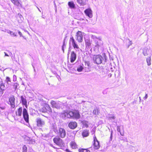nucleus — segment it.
Masks as SVG:
<instances>
[{
    "label": "nucleus",
    "instance_id": "nucleus-6",
    "mask_svg": "<svg viewBox=\"0 0 152 152\" xmlns=\"http://www.w3.org/2000/svg\"><path fill=\"white\" fill-rule=\"evenodd\" d=\"M58 134L61 137L64 138L66 135L65 130L63 128H60L58 130Z\"/></svg>",
    "mask_w": 152,
    "mask_h": 152
},
{
    "label": "nucleus",
    "instance_id": "nucleus-35",
    "mask_svg": "<svg viewBox=\"0 0 152 152\" xmlns=\"http://www.w3.org/2000/svg\"><path fill=\"white\" fill-rule=\"evenodd\" d=\"M83 68L82 66H80V67L77 68V70L79 72H80L82 71Z\"/></svg>",
    "mask_w": 152,
    "mask_h": 152
},
{
    "label": "nucleus",
    "instance_id": "nucleus-3",
    "mask_svg": "<svg viewBox=\"0 0 152 152\" xmlns=\"http://www.w3.org/2000/svg\"><path fill=\"white\" fill-rule=\"evenodd\" d=\"M94 62L97 64H101L103 58L99 55H94L93 57Z\"/></svg>",
    "mask_w": 152,
    "mask_h": 152
},
{
    "label": "nucleus",
    "instance_id": "nucleus-8",
    "mask_svg": "<svg viewBox=\"0 0 152 152\" xmlns=\"http://www.w3.org/2000/svg\"><path fill=\"white\" fill-rule=\"evenodd\" d=\"M23 118L25 121L26 122H28L29 119L28 115V114L27 111L26 109H23Z\"/></svg>",
    "mask_w": 152,
    "mask_h": 152
},
{
    "label": "nucleus",
    "instance_id": "nucleus-42",
    "mask_svg": "<svg viewBox=\"0 0 152 152\" xmlns=\"http://www.w3.org/2000/svg\"><path fill=\"white\" fill-rule=\"evenodd\" d=\"M53 131L55 132H56V131H57V130L56 129V127H55V126H53Z\"/></svg>",
    "mask_w": 152,
    "mask_h": 152
},
{
    "label": "nucleus",
    "instance_id": "nucleus-47",
    "mask_svg": "<svg viewBox=\"0 0 152 152\" xmlns=\"http://www.w3.org/2000/svg\"><path fill=\"white\" fill-rule=\"evenodd\" d=\"M66 151L67 152H72V151H69L68 149H66Z\"/></svg>",
    "mask_w": 152,
    "mask_h": 152
},
{
    "label": "nucleus",
    "instance_id": "nucleus-44",
    "mask_svg": "<svg viewBox=\"0 0 152 152\" xmlns=\"http://www.w3.org/2000/svg\"><path fill=\"white\" fill-rule=\"evenodd\" d=\"M18 34H19L20 37L23 36L22 33L20 31L18 32Z\"/></svg>",
    "mask_w": 152,
    "mask_h": 152
},
{
    "label": "nucleus",
    "instance_id": "nucleus-30",
    "mask_svg": "<svg viewBox=\"0 0 152 152\" xmlns=\"http://www.w3.org/2000/svg\"><path fill=\"white\" fill-rule=\"evenodd\" d=\"M83 124V125L85 126L86 127H88V122L86 121H83L82 122Z\"/></svg>",
    "mask_w": 152,
    "mask_h": 152
},
{
    "label": "nucleus",
    "instance_id": "nucleus-34",
    "mask_svg": "<svg viewBox=\"0 0 152 152\" xmlns=\"http://www.w3.org/2000/svg\"><path fill=\"white\" fill-rule=\"evenodd\" d=\"M35 143V141L34 139H31L28 142V143L30 144H34Z\"/></svg>",
    "mask_w": 152,
    "mask_h": 152
},
{
    "label": "nucleus",
    "instance_id": "nucleus-17",
    "mask_svg": "<svg viewBox=\"0 0 152 152\" xmlns=\"http://www.w3.org/2000/svg\"><path fill=\"white\" fill-rule=\"evenodd\" d=\"M15 5L18 7H20L21 6L19 1V0H10Z\"/></svg>",
    "mask_w": 152,
    "mask_h": 152
},
{
    "label": "nucleus",
    "instance_id": "nucleus-46",
    "mask_svg": "<svg viewBox=\"0 0 152 152\" xmlns=\"http://www.w3.org/2000/svg\"><path fill=\"white\" fill-rule=\"evenodd\" d=\"M147 98H148V94H145V97H144V99H146Z\"/></svg>",
    "mask_w": 152,
    "mask_h": 152
},
{
    "label": "nucleus",
    "instance_id": "nucleus-20",
    "mask_svg": "<svg viewBox=\"0 0 152 152\" xmlns=\"http://www.w3.org/2000/svg\"><path fill=\"white\" fill-rule=\"evenodd\" d=\"M89 134V131L87 130H84L82 133V135L83 137H86L88 136Z\"/></svg>",
    "mask_w": 152,
    "mask_h": 152
},
{
    "label": "nucleus",
    "instance_id": "nucleus-13",
    "mask_svg": "<svg viewBox=\"0 0 152 152\" xmlns=\"http://www.w3.org/2000/svg\"><path fill=\"white\" fill-rule=\"evenodd\" d=\"M36 120L37 126H41L45 124L44 121L43 120L41 119L40 118H37Z\"/></svg>",
    "mask_w": 152,
    "mask_h": 152
},
{
    "label": "nucleus",
    "instance_id": "nucleus-26",
    "mask_svg": "<svg viewBox=\"0 0 152 152\" xmlns=\"http://www.w3.org/2000/svg\"><path fill=\"white\" fill-rule=\"evenodd\" d=\"M151 57L150 56L147 58L146 61L148 66L151 65Z\"/></svg>",
    "mask_w": 152,
    "mask_h": 152
},
{
    "label": "nucleus",
    "instance_id": "nucleus-23",
    "mask_svg": "<svg viewBox=\"0 0 152 152\" xmlns=\"http://www.w3.org/2000/svg\"><path fill=\"white\" fill-rule=\"evenodd\" d=\"M21 101L23 104L26 105L27 104V101L25 98L23 97V96H21Z\"/></svg>",
    "mask_w": 152,
    "mask_h": 152
},
{
    "label": "nucleus",
    "instance_id": "nucleus-22",
    "mask_svg": "<svg viewBox=\"0 0 152 152\" xmlns=\"http://www.w3.org/2000/svg\"><path fill=\"white\" fill-rule=\"evenodd\" d=\"M91 42L89 40L87 39L85 40V44L87 47H90L91 45Z\"/></svg>",
    "mask_w": 152,
    "mask_h": 152
},
{
    "label": "nucleus",
    "instance_id": "nucleus-48",
    "mask_svg": "<svg viewBox=\"0 0 152 152\" xmlns=\"http://www.w3.org/2000/svg\"><path fill=\"white\" fill-rule=\"evenodd\" d=\"M5 108V107H1V109L3 110Z\"/></svg>",
    "mask_w": 152,
    "mask_h": 152
},
{
    "label": "nucleus",
    "instance_id": "nucleus-54",
    "mask_svg": "<svg viewBox=\"0 0 152 152\" xmlns=\"http://www.w3.org/2000/svg\"><path fill=\"white\" fill-rule=\"evenodd\" d=\"M130 45H132V42H131V41H130Z\"/></svg>",
    "mask_w": 152,
    "mask_h": 152
},
{
    "label": "nucleus",
    "instance_id": "nucleus-14",
    "mask_svg": "<svg viewBox=\"0 0 152 152\" xmlns=\"http://www.w3.org/2000/svg\"><path fill=\"white\" fill-rule=\"evenodd\" d=\"M92 37L95 42L96 45L95 46H99L101 41L100 39L97 38L95 36H93Z\"/></svg>",
    "mask_w": 152,
    "mask_h": 152
},
{
    "label": "nucleus",
    "instance_id": "nucleus-10",
    "mask_svg": "<svg viewBox=\"0 0 152 152\" xmlns=\"http://www.w3.org/2000/svg\"><path fill=\"white\" fill-rule=\"evenodd\" d=\"M77 57L76 53L73 51L71 53L70 56V62L71 63L73 62L76 60Z\"/></svg>",
    "mask_w": 152,
    "mask_h": 152
},
{
    "label": "nucleus",
    "instance_id": "nucleus-51",
    "mask_svg": "<svg viewBox=\"0 0 152 152\" xmlns=\"http://www.w3.org/2000/svg\"><path fill=\"white\" fill-rule=\"evenodd\" d=\"M22 37H23V38L24 39H26V38H25V37L24 36H23Z\"/></svg>",
    "mask_w": 152,
    "mask_h": 152
},
{
    "label": "nucleus",
    "instance_id": "nucleus-15",
    "mask_svg": "<svg viewBox=\"0 0 152 152\" xmlns=\"http://www.w3.org/2000/svg\"><path fill=\"white\" fill-rule=\"evenodd\" d=\"M77 3L81 6H83L86 4V0H76Z\"/></svg>",
    "mask_w": 152,
    "mask_h": 152
},
{
    "label": "nucleus",
    "instance_id": "nucleus-5",
    "mask_svg": "<svg viewBox=\"0 0 152 152\" xmlns=\"http://www.w3.org/2000/svg\"><path fill=\"white\" fill-rule=\"evenodd\" d=\"M50 103L53 107L56 108L57 109H60L62 107V103L61 102H56L54 101H51Z\"/></svg>",
    "mask_w": 152,
    "mask_h": 152
},
{
    "label": "nucleus",
    "instance_id": "nucleus-50",
    "mask_svg": "<svg viewBox=\"0 0 152 152\" xmlns=\"http://www.w3.org/2000/svg\"><path fill=\"white\" fill-rule=\"evenodd\" d=\"M86 64H87L88 66H89V64L88 62H87Z\"/></svg>",
    "mask_w": 152,
    "mask_h": 152
},
{
    "label": "nucleus",
    "instance_id": "nucleus-38",
    "mask_svg": "<svg viewBox=\"0 0 152 152\" xmlns=\"http://www.w3.org/2000/svg\"><path fill=\"white\" fill-rule=\"evenodd\" d=\"M47 107L48 108V110L49 112H52L51 108L49 107V105L47 106Z\"/></svg>",
    "mask_w": 152,
    "mask_h": 152
},
{
    "label": "nucleus",
    "instance_id": "nucleus-4",
    "mask_svg": "<svg viewBox=\"0 0 152 152\" xmlns=\"http://www.w3.org/2000/svg\"><path fill=\"white\" fill-rule=\"evenodd\" d=\"M54 142L60 147H62L64 144L62 140L59 137H55L53 139Z\"/></svg>",
    "mask_w": 152,
    "mask_h": 152
},
{
    "label": "nucleus",
    "instance_id": "nucleus-45",
    "mask_svg": "<svg viewBox=\"0 0 152 152\" xmlns=\"http://www.w3.org/2000/svg\"><path fill=\"white\" fill-rule=\"evenodd\" d=\"M112 132H111V136L110 137V139L111 140H112Z\"/></svg>",
    "mask_w": 152,
    "mask_h": 152
},
{
    "label": "nucleus",
    "instance_id": "nucleus-28",
    "mask_svg": "<svg viewBox=\"0 0 152 152\" xmlns=\"http://www.w3.org/2000/svg\"><path fill=\"white\" fill-rule=\"evenodd\" d=\"M6 88V87H5L4 83H2L1 85V90L2 91H4Z\"/></svg>",
    "mask_w": 152,
    "mask_h": 152
},
{
    "label": "nucleus",
    "instance_id": "nucleus-18",
    "mask_svg": "<svg viewBox=\"0 0 152 152\" xmlns=\"http://www.w3.org/2000/svg\"><path fill=\"white\" fill-rule=\"evenodd\" d=\"M15 5L18 7H20L21 6L19 1V0H10Z\"/></svg>",
    "mask_w": 152,
    "mask_h": 152
},
{
    "label": "nucleus",
    "instance_id": "nucleus-2",
    "mask_svg": "<svg viewBox=\"0 0 152 152\" xmlns=\"http://www.w3.org/2000/svg\"><path fill=\"white\" fill-rule=\"evenodd\" d=\"M69 48H70L72 46L76 50L79 51V48L76 43V41L74 39L73 37L72 36L70 38L69 40Z\"/></svg>",
    "mask_w": 152,
    "mask_h": 152
},
{
    "label": "nucleus",
    "instance_id": "nucleus-55",
    "mask_svg": "<svg viewBox=\"0 0 152 152\" xmlns=\"http://www.w3.org/2000/svg\"><path fill=\"white\" fill-rule=\"evenodd\" d=\"M139 98L140 100H141V97H139Z\"/></svg>",
    "mask_w": 152,
    "mask_h": 152
},
{
    "label": "nucleus",
    "instance_id": "nucleus-24",
    "mask_svg": "<svg viewBox=\"0 0 152 152\" xmlns=\"http://www.w3.org/2000/svg\"><path fill=\"white\" fill-rule=\"evenodd\" d=\"M70 145L72 148L73 149H75L77 148L76 143L74 142H71L70 143Z\"/></svg>",
    "mask_w": 152,
    "mask_h": 152
},
{
    "label": "nucleus",
    "instance_id": "nucleus-31",
    "mask_svg": "<svg viewBox=\"0 0 152 152\" xmlns=\"http://www.w3.org/2000/svg\"><path fill=\"white\" fill-rule=\"evenodd\" d=\"M93 113L95 115L98 114V110L96 108L94 109L93 112Z\"/></svg>",
    "mask_w": 152,
    "mask_h": 152
},
{
    "label": "nucleus",
    "instance_id": "nucleus-41",
    "mask_svg": "<svg viewBox=\"0 0 152 152\" xmlns=\"http://www.w3.org/2000/svg\"><path fill=\"white\" fill-rule=\"evenodd\" d=\"M64 43H65V42L64 41V44H63V45L62 46V50L63 52L64 53Z\"/></svg>",
    "mask_w": 152,
    "mask_h": 152
},
{
    "label": "nucleus",
    "instance_id": "nucleus-32",
    "mask_svg": "<svg viewBox=\"0 0 152 152\" xmlns=\"http://www.w3.org/2000/svg\"><path fill=\"white\" fill-rule=\"evenodd\" d=\"M23 152H27V147L26 145H24L23 147Z\"/></svg>",
    "mask_w": 152,
    "mask_h": 152
},
{
    "label": "nucleus",
    "instance_id": "nucleus-1",
    "mask_svg": "<svg viewBox=\"0 0 152 152\" xmlns=\"http://www.w3.org/2000/svg\"><path fill=\"white\" fill-rule=\"evenodd\" d=\"M60 116L62 118H72L78 119L80 117L79 111L77 110L73 111H64L61 113Z\"/></svg>",
    "mask_w": 152,
    "mask_h": 152
},
{
    "label": "nucleus",
    "instance_id": "nucleus-12",
    "mask_svg": "<svg viewBox=\"0 0 152 152\" xmlns=\"http://www.w3.org/2000/svg\"><path fill=\"white\" fill-rule=\"evenodd\" d=\"M77 126V124L75 122H71L69 123L68 124L69 127L71 129H74Z\"/></svg>",
    "mask_w": 152,
    "mask_h": 152
},
{
    "label": "nucleus",
    "instance_id": "nucleus-7",
    "mask_svg": "<svg viewBox=\"0 0 152 152\" xmlns=\"http://www.w3.org/2000/svg\"><path fill=\"white\" fill-rule=\"evenodd\" d=\"M83 35L82 32L80 31H78L76 34V39L79 42H81L83 41Z\"/></svg>",
    "mask_w": 152,
    "mask_h": 152
},
{
    "label": "nucleus",
    "instance_id": "nucleus-21",
    "mask_svg": "<svg viewBox=\"0 0 152 152\" xmlns=\"http://www.w3.org/2000/svg\"><path fill=\"white\" fill-rule=\"evenodd\" d=\"M68 4L69 6L71 8H74L75 7V4L73 1L69 2Z\"/></svg>",
    "mask_w": 152,
    "mask_h": 152
},
{
    "label": "nucleus",
    "instance_id": "nucleus-29",
    "mask_svg": "<svg viewBox=\"0 0 152 152\" xmlns=\"http://www.w3.org/2000/svg\"><path fill=\"white\" fill-rule=\"evenodd\" d=\"M148 50L144 49L143 50V53L144 56H146L148 55Z\"/></svg>",
    "mask_w": 152,
    "mask_h": 152
},
{
    "label": "nucleus",
    "instance_id": "nucleus-16",
    "mask_svg": "<svg viewBox=\"0 0 152 152\" xmlns=\"http://www.w3.org/2000/svg\"><path fill=\"white\" fill-rule=\"evenodd\" d=\"M22 107H20L18 110L17 111H16L15 112L16 116H21L22 115Z\"/></svg>",
    "mask_w": 152,
    "mask_h": 152
},
{
    "label": "nucleus",
    "instance_id": "nucleus-36",
    "mask_svg": "<svg viewBox=\"0 0 152 152\" xmlns=\"http://www.w3.org/2000/svg\"><path fill=\"white\" fill-rule=\"evenodd\" d=\"M13 87H14V88H15V89H16L17 87V86H18V84L17 83H15L14 84V85H13Z\"/></svg>",
    "mask_w": 152,
    "mask_h": 152
},
{
    "label": "nucleus",
    "instance_id": "nucleus-11",
    "mask_svg": "<svg viewBox=\"0 0 152 152\" xmlns=\"http://www.w3.org/2000/svg\"><path fill=\"white\" fill-rule=\"evenodd\" d=\"M84 12L86 15L89 18H91L92 17V11L90 9H88L85 10Z\"/></svg>",
    "mask_w": 152,
    "mask_h": 152
},
{
    "label": "nucleus",
    "instance_id": "nucleus-37",
    "mask_svg": "<svg viewBox=\"0 0 152 152\" xmlns=\"http://www.w3.org/2000/svg\"><path fill=\"white\" fill-rule=\"evenodd\" d=\"M108 118L109 119H115V117L114 116L112 115V116H109L108 117Z\"/></svg>",
    "mask_w": 152,
    "mask_h": 152
},
{
    "label": "nucleus",
    "instance_id": "nucleus-27",
    "mask_svg": "<svg viewBox=\"0 0 152 152\" xmlns=\"http://www.w3.org/2000/svg\"><path fill=\"white\" fill-rule=\"evenodd\" d=\"M79 152H90L89 150L86 149H81L79 150Z\"/></svg>",
    "mask_w": 152,
    "mask_h": 152
},
{
    "label": "nucleus",
    "instance_id": "nucleus-39",
    "mask_svg": "<svg viewBox=\"0 0 152 152\" xmlns=\"http://www.w3.org/2000/svg\"><path fill=\"white\" fill-rule=\"evenodd\" d=\"M31 139L30 138L28 137H26L25 138L26 140L28 142V143Z\"/></svg>",
    "mask_w": 152,
    "mask_h": 152
},
{
    "label": "nucleus",
    "instance_id": "nucleus-40",
    "mask_svg": "<svg viewBox=\"0 0 152 152\" xmlns=\"http://www.w3.org/2000/svg\"><path fill=\"white\" fill-rule=\"evenodd\" d=\"M6 81L8 83L9 82H10V78L8 77H7L6 79Z\"/></svg>",
    "mask_w": 152,
    "mask_h": 152
},
{
    "label": "nucleus",
    "instance_id": "nucleus-43",
    "mask_svg": "<svg viewBox=\"0 0 152 152\" xmlns=\"http://www.w3.org/2000/svg\"><path fill=\"white\" fill-rule=\"evenodd\" d=\"M94 142H96V141H98L96 137H95L94 138Z\"/></svg>",
    "mask_w": 152,
    "mask_h": 152
},
{
    "label": "nucleus",
    "instance_id": "nucleus-52",
    "mask_svg": "<svg viewBox=\"0 0 152 152\" xmlns=\"http://www.w3.org/2000/svg\"><path fill=\"white\" fill-rule=\"evenodd\" d=\"M38 9L39 10L40 12H41V11L40 10H39V9L38 7H37Z\"/></svg>",
    "mask_w": 152,
    "mask_h": 152
},
{
    "label": "nucleus",
    "instance_id": "nucleus-9",
    "mask_svg": "<svg viewBox=\"0 0 152 152\" xmlns=\"http://www.w3.org/2000/svg\"><path fill=\"white\" fill-rule=\"evenodd\" d=\"M15 98L13 96H10L9 99V102H10V104L13 108H14L15 107Z\"/></svg>",
    "mask_w": 152,
    "mask_h": 152
},
{
    "label": "nucleus",
    "instance_id": "nucleus-25",
    "mask_svg": "<svg viewBox=\"0 0 152 152\" xmlns=\"http://www.w3.org/2000/svg\"><path fill=\"white\" fill-rule=\"evenodd\" d=\"M7 32L8 33L10 34L12 36H13L14 37L17 36L16 33H14L13 32L10 30H8L7 31Z\"/></svg>",
    "mask_w": 152,
    "mask_h": 152
},
{
    "label": "nucleus",
    "instance_id": "nucleus-53",
    "mask_svg": "<svg viewBox=\"0 0 152 152\" xmlns=\"http://www.w3.org/2000/svg\"><path fill=\"white\" fill-rule=\"evenodd\" d=\"M84 19H82V18H81L80 19V20H83Z\"/></svg>",
    "mask_w": 152,
    "mask_h": 152
},
{
    "label": "nucleus",
    "instance_id": "nucleus-19",
    "mask_svg": "<svg viewBox=\"0 0 152 152\" xmlns=\"http://www.w3.org/2000/svg\"><path fill=\"white\" fill-rule=\"evenodd\" d=\"M94 148L96 149H98L100 147V145L99 141H96L94 144Z\"/></svg>",
    "mask_w": 152,
    "mask_h": 152
},
{
    "label": "nucleus",
    "instance_id": "nucleus-33",
    "mask_svg": "<svg viewBox=\"0 0 152 152\" xmlns=\"http://www.w3.org/2000/svg\"><path fill=\"white\" fill-rule=\"evenodd\" d=\"M117 131L118 132H119L120 133V134L121 135L123 136L124 135H123V134H122L121 132V130H120V126H117Z\"/></svg>",
    "mask_w": 152,
    "mask_h": 152
},
{
    "label": "nucleus",
    "instance_id": "nucleus-49",
    "mask_svg": "<svg viewBox=\"0 0 152 152\" xmlns=\"http://www.w3.org/2000/svg\"><path fill=\"white\" fill-rule=\"evenodd\" d=\"M4 53H5V56H9V55H8L7 54V53H6L4 52Z\"/></svg>",
    "mask_w": 152,
    "mask_h": 152
}]
</instances>
